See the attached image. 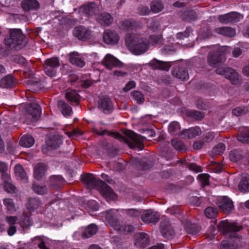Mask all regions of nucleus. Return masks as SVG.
I'll list each match as a JSON object with an SVG mask.
<instances>
[{
	"label": "nucleus",
	"instance_id": "f257e3e1",
	"mask_svg": "<svg viewBox=\"0 0 249 249\" xmlns=\"http://www.w3.org/2000/svg\"><path fill=\"white\" fill-rule=\"evenodd\" d=\"M125 44L132 53L141 55L149 48V42L142 35L135 33L128 34L125 39Z\"/></svg>",
	"mask_w": 249,
	"mask_h": 249
},
{
	"label": "nucleus",
	"instance_id": "f03ea898",
	"mask_svg": "<svg viewBox=\"0 0 249 249\" xmlns=\"http://www.w3.org/2000/svg\"><path fill=\"white\" fill-rule=\"evenodd\" d=\"M83 181L88 188H94L96 186L100 194L107 201L116 199V196L112 189L102 180H96L93 174H87L83 178Z\"/></svg>",
	"mask_w": 249,
	"mask_h": 249
},
{
	"label": "nucleus",
	"instance_id": "7ed1b4c3",
	"mask_svg": "<svg viewBox=\"0 0 249 249\" xmlns=\"http://www.w3.org/2000/svg\"><path fill=\"white\" fill-rule=\"evenodd\" d=\"M9 37L5 39V44L12 49H20L26 43L24 35L18 29H10Z\"/></svg>",
	"mask_w": 249,
	"mask_h": 249
},
{
	"label": "nucleus",
	"instance_id": "20e7f679",
	"mask_svg": "<svg viewBox=\"0 0 249 249\" xmlns=\"http://www.w3.org/2000/svg\"><path fill=\"white\" fill-rule=\"evenodd\" d=\"M230 52V48L227 46H219L217 45L213 46L208 57L209 64L212 67H215L218 63L225 61V55Z\"/></svg>",
	"mask_w": 249,
	"mask_h": 249
},
{
	"label": "nucleus",
	"instance_id": "39448f33",
	"mask_svg": "<svg viewBox=\"0 0 249 249\" xmlns=\"http://www.w3.org/2000/svg\"><path fill=\"white\" fill-rule=\"evenodd\" d=\"M217 74L222 75L229 79L233 85H238L241 82V78L239 74L233 69L225 66L220 67L215 70Z\"/></svg>",
	"mask_w": 249,
	"mask_h": 249
},
{
	"label": "nucleus",
	"instance_id": "423d86ee",
	"mask_svg": "<svg viewBox=\"0 0 249 249\" xmlns=\"http://www.w3.org/2000/svg\"><path fill=\"white\" fill-rule=\"evenodd\" d=\"M125 135L129 140H124V141L131 148H138L139 150L143 149L142 143L145 138L138 135L131 130H127L125 132Z\"/></svg>",
	"mask_w": 249,
	"mask_h": 249
},
{
	"label": "nucleus",
	"instance_id": "0eeeda50",
	"mask_svg": "<svg viewBox=\"0 0 249 249\" xmlns=\"http://www.w3.org/2000/svg\"><path fill=\"white\" fill-rule=\"evenodd\" d=\"M218 228L224 234L229 236L234 237V232L239 231L242 229V227L238 225L236 223L230 222L226 220L219 223Z\"/></svg>",
	"mask_w": 249,
	"mask_h": 249
},
{
	"label": "nucleus",
	"instance_id": "6e6552de",
	"mask_svg": "<svg viewBox=\"0 0 249 249\" xmlns=\"http://www.w3.org/2000/svg\"><path fill=\"white\" fill-rule=\"evenodd\" d=\"M26 110L27 123L36 121L41 114L40 107L36 103L29 105L27 107Z\"/></svg>",
	"mask_w": 249,
	"mask_h": 249
},
{
	"label": "nucleus",
	"instance_id": "1a4fd4ad",
	"mask_svg": "<svg viewBox=\"0 0 249 249\" xmlns=\"http://www.w3.org/2000/svg\"><path fill=\"white\" fill-rule=\"evenodd\" d=\"M45 72L50 77H54L56 73V69L59 66V61L57 57L47 59L45 61Z\"/></svg>",
	"mask_w": 249,
	"mask_h": 249
},
{
	"label": "nucleus",
	"instance_id": "9d476101",
	"mask_svg": "<svg viewBox=\"0 0 249 249\" xmlns=\"http://www.w3.org/2000/svg\"><path fill=\"white\" fill-rule=\"evenodd\" d=\"M118 215V210L111 209L105 212V217L108 225L113 227L114 229H119L117 217Z\"/></svg>",
	"mask_w": 249,
	"mask_h": 249
},
{
	"label": "nucleus",
	"instance_id": "9b49d317",
	"mask_svg": "<svg viewBox=\"0 0 249 249\" xmlns=\"http://www.w3.org/2000/svg\"><path fill=\"white\" fill-rule=\"evenodd\" d=\"M242 18L243 17L240 14L234 12L219 15L218 17L219 21L223 24L237 22Z\"/></svg>",
	"mask_w": 249,
	"mask_h": 249
},
{
	"label": "nucleus",
	"instance_id": "f8f14e48",
	"mask_svg": "<svg viewBox=\"0 0 249 249\" xmlns=\"http://www.w3.org/2000/svg\"><path fill=\"white\" fill-rule=\"evenodd\" d=\"M216 204L219 208L225 213H229L234 208L232 201L227 196L219 198Z\"/></svg>",
	"mask_w": 249,
	"mask_h": 249
},
{
	"label": "nucleus",
	"instance_id": "ddd939ff",
	"mask_svg": "<svg viewBox=\"0 0 249 249\" xmlns=\"http://www.w3.org/2000/svg\"><path fill=\"white\" fill-rule=\"evenodd\" d=\"M73 34L79 39L85 40L90 38L91 35V31L88 28L83 26H79L74 29Z\"/></svg>",
	"mask_w": 249,
	"mask_h": 249
},
{
	"label": "nucleus",
	"instance_id": "4468645a",
	"mask_svg": "<svg viewBox=\"0 0 249 249\" xmlns=\"http://www.w3.org/2000/svg\"><path fill=\"white\" fill-rule=\"evenodd\" d=\"M99 107L104 113L109 114L113 110V105L110 99L106 96L101 98L98 103Z\"/></svg>",
	"mask_w": 249,
	"mask_h": 249
},
{
	"label": "nucleus",
	"instance_id": "2eb2a0df",
	"mask_svg": "<svg viewBox=\"0 0 249 249\" xmlns=\"http://www.w3.org/2000/svg\"><path fill=\"white\" fill-rule=\"evenodd\" d=\"M142 220L147 223H156L160 219L159 214L151 210L146 211L142 215Z\"/></svg>",
	"mask_w": 249,
	"mask_h": 249
},
{
	"label": "nucleus",
	"instance_id": "dca6fc26",
	"mask_svg": "<svg viewBox=\"0 0 249 249\" xmlns=\"http://www.w3.org/2000/svg\"><path fill=\"white\" fill-rule=\"evenodd\" d=\"M119 39V36L114 32L111 30H106L104 32L103 40L106 43L114 45L118 43Z\"/></svg>",
	"mask_w": 249,
	"mask_h": 249
},
{
	"label": "nucleus",
	"instance_id": "f3484780",
	"mask_svg": "<svg viewBox=\"0 0 249 249\" xmlns=\"http://www.w3.org/2000/svg\"><path fill=\"white\" fill-rule=\"evenodd\" d=\"M149 65L154 69H159L168 71L171 67L170 62L160 61L156 59L151 60Z\"/></svg>",
	"mask_w": 249,
	"mask_h": 249
},
{
	"label": "nucleus",
	"instance_id": "a211bd4d",
	"mask_svg": "<svg viewBox=\"0 0 249 249\" xmlns=\"http://www.w3.org/2000/svg\"><path fill=\"white\" fill-rule=\"evenodd\" d=\"M98 11L94 3L85 5L79 8V12L85 17H90L94 15Z\"/></svg>",
	"mask_w": 249,
	"mask_h": 249
},
{
	"label": "nucleus",
	"instance_id": "6ab92c4d",
	"mask_svg": "<svg viewBox=\"0 0 249 249\" xmlns=\"http://www.w3.org/2000/svg\"><path fill=\"white\" fill-rule=\"evenodd\" d=\"M62 143L61 137L57 135L51 136L46 141V144L51 149H56L58 148Z\"/></svg>",
	"mask_w": 249,
	"mask_h": 249
},
{
	"label": "nucleus",
	"instance_id": "aec40b11",
	"mask_svg": "<svg viewBox=\"0 0 249 249\" xmlns=\"http://www.w3.org/2000/svg\"><path fill=\"white\" fill-rule=\"evenodd\" d=\"M104 65L108 69H111L114 67L119 66L120 62L110 54H107L103 60Z\"/></svg>",
	"mask_w": 249,
	"mask_h": 249
},
{
	"label": "nucleus",
	"instance_id": "412c9836",
	"mask_svg": "<svg viewBox=\"0 0 249 249\" xmlns=\"http://www.w3.org/2000/svg\"><path fill=\"white\" fill-rule=\"evenodd\" d=\"M149 243L148 235L145 233H140L136 235L135 245L140 248H144Z\"/></svg>",
	"mask_w": 249,
	"mask_h": 249
},
{
	"label": "nucleus",
	"instance_id": "4be33fe9",
	"mask_svg": "<svg viewBox=\"0 0 249 249\" xmlns=\"http://www.w3.org/2000/svg\"><path fill=\"white\" fill-rule=\"evenodd\" d=\"M69 60L72 65L77 67L82 68L85 65L82 55L77 53L73 52L70 53Z\"/></svg>",
	"mask_w": 249,
	"mask_h": 249
},
{
	"label": "nucleus",
	"instance_id": "5701e85b",
	"mask_svg": "<svg viewBox=\"0 0 249 249\" xmlns=\"http://www.w3.org/2000/svg\"><path fill=\"white\" fill-rule=\"evenodd\" d=\"M201 134V130L199 127L191 128L185 129L181 131L180 137L182 138H193Z\"/></svg>",
	"mask_w": 249,
	"mask_h": 249
},
{
	"label": "nucleus",
	"instance_id": "b1692460",
	"mask_svg": "<svg viewBox=\"0 0 249 249\" xmlns=\"http://www.w3.org/2000/svg\"><path fill=\"white\" fill-rule=\"evenodd\" d=\"M214 31L218 34L228 37H232L234 36L236 34L234 29L229 27L216 28Z\"/></svg>",
	"mask_w": 249,
	"mask_h": 249
},
{
	"label": "nucleus",
	"instance_id": "393cba45",
	"mask_svg": "<svg viewBox=\"0 0 249 249\" xmlns=\"http://www.w3.org/2000/svg\"><path fill=\"white\" fill-rule=\"evenodd\" d=\"M113 17L109 13H104L99 16L97 21L102 25L108 26L112 22Z\"/></svg>",
	"mask_w": 249,
	"mask_h": 249
},
{
	"label": "nucleus",
	"instance_id": "a878e982",
	"mask_svg": "<svg viewBox=\"0 0 249 249\" xmlns=\"http://www.w3.org/2000/svg\"><path fill=\"white\" fill-rule=\"evenodd\" d=\"M239 189L241 192H249V175L247 174H243L239 184Z\"/></svg>",
	"mask_w": 249,
	"mask_h": 249
},
{
	"label": "nucleus",
	"instance_id": "bb28decb",
	"mask_svg": "<svg viewBox=\"0 0 249 249\" xmlns=\"http://www.w3.org/2000/svg\"><path fill=\"white\" fill-rule=\"evenodd\" d=\"M57 106L59 110L61 111L64 116L68 117L71 115L72 113V108L64 101H58L57 103Z\"/></svg>",
	"mask_w": 249,
	"mask_h": 249
},
{
	"label": "nucleus",
	"instance_id": "cd10ccee",
	"mask_svg": "<svg viewBox=\"0 0 249 249\" xmlns=\"http://www.w3.org/2000/svg\"><path fill=\"white\" fill-rule=\"evenodd\" d=\"M98 231L97 226L94 224L89 225L82 233V237L84 238H88L95 234Z\"/></svg>",
	"mask_w": 249,
	"mask_h": 249
},
{
	"label": "nucleus",
	"instance_id": "c85d7f7f",
	"mask_svg": "<svg viewBox=\"0 0 249 249\" xmlns=\"http://www.w3.org/2000/svg\"><path fill=\"white\" fill-rule=\"evenodd\" d=\"M22 6L24 11H27L38 8L39 3L36 0H25L22 3Z\"/></svg>",
	"mask_w": 249,
	"mask_h": 249
},
{
	"label": "nucleus",
	"instance_id": "c756f323",
	"mask_svg": "<svg viewBox=\"0 0 249 249\" xmlns=\"http://www.w3.org/2000/svg\"><path fill=\"white\" fill-rule=\"evenodd\" d=\"M180 125L178 122L173 121L168 125V131L172 135H178L180 136Z\"/></svg>",
	"mask_w": 249,
	"mask_h": 249
},
{
	"label": "nucleus",
	"instance_id": "7c9ffc66",
	"mask_svg": "<svg viewBox=\"0 0 249 249\" xmlns=\"http://www.w3.org/2000/svg\"><path fill=\"white\" fill-rule=\"evenodd\" d=\"M173 75L182 81H185L189 79L188 72L179 68H176L172 71Z\"/></svg>",
	"mask_w": 249,
	"mask_h": 249
},
{
	"label": "nucleus",
	"instance_id": "2f4dec72",
	"mask_svg": "<svg viewBox=\"0 0 249 249\" xmlns=\"http://www.w3.org/2000/svg\"><path fill=\"white\" fill-rule=\"evenodd\" d=\"M15 84L14 77L11 75H8L1 79L0 86L3 88H9Z\"/></svg>",
	"mask_w": 249,
	"mask_h": 249
},
{
	"label": "nucleus",
	"instance_id": "473e14b6",
	"mask_svg": "<svg viewBox=\"0 0 249 249\" xmlns=\"http://www.w3.org/2000/svg\"><path fill=\"white\" fill-rule=\"evenodd\" d=\"M35 143V140L33 137L30 135H25L23 136L19 142L21 146L24 147H31Z\"/></svg>",
	"mask_w": 249,
	"mask_h": 249
},
{
	"label": "nucleus",
	"instance_id": "72a5a7b5",
	"mask_svg": "<svg viewBox=\"0 0 249 249\" xmlns=\"http://www.w3.org/2000/svg\"><path fill=\"white\" fill-rule=\"evenodd\" d=\"M15 174L18 179L23 180L24 182H26L27 181L26 174L23 168L20 165L17 164L15 166Z\"/></svg>",
	"mask_w": 249,
	"mask_h": 249
},
{
	"label": "nucleus",
	"instance_id": "f704fd0d",
	"mask_svg": "<svg viewBox=\"0 0 249 249\" xmlns=\"http://www.w3.org/2000/svg\"><path fill=\"white\" fill-rule=\"evenodd\" d=\"M135 25L134 22L129 19L121 20L119 24V28L123 31H127L132 29Z\"/></svg>",
	"mask_w": 249,
	"mask_h": 249
},
{
	"label": "nucleus",
	"instance_id": "c9c22d12",
	"mask_svg": "<svg viewBox=\"0 0 249 249\" xmlns=\"http://www.w3.org/2000/svg\"><path fill=\"white\" fill-rule=\"evenodd\" d=\"M41 204V202L38 198H30L28 200L26 207L29 211H33L38 208Z\"/></svg>",
	"mask_w": 249,
	"mask_h": 249
},
{
	"label": "nucleus",
	"instance_id": "e433bc0d",
	"mask_svg": "<svg viewBox=\"0 0 249 249\" xmlns=\"http://www.w3.org/2000/svg\"><path fill=\"white\" fill-rule=\"evenodd\" d=\"M45 166L42 163H37L34 168V176L36 179L41 178L44 174Z\"/></svg>",
	"mask_w": 249,
	"mask_h": 249
},
{
	"label": "nucleus",
	"instance_id": "4c0bfd02",
	"mask_svg": "<svg viewBox=\"0 0 249 249\" xmlns=\"http://www.w3.org/2000/svg\"><path fill=\"white\" fill-rule=\"evenodd\" d=\"M242 153L240 150L234 149L231 151L229 154V158L231 161L237 162L242 158Z\"/></svg>",
	"mask_w": 249,
	"mask_h": 249
},
{
	"label": "nucleus",
	"instance_id": "58836bf2",
	"mask_svg": "<svg viewBox=\"0 0 249 249\" xmlns=\"http://www.w3.org/2000/svg\"><path fill=\"white\" fill-rule=\"evenodd\" d=\"M18 223L23 228L29 227L31 224V220L30 217L27 215L23 214L21 216L18 221Z\"/></svg>",
	"mask_w": 249,
	"mask_h": 249
},
{
	"label": "nucleus",
	"instance_id": "ea45409f",
	"mask_svg": "<svg viewBox=\"0 0 249 249\" xmlns=\"http://www.w3.org/2000/svg\"><path fill=\"white\" fill-rule=\"evenodd\" d=\"M232 114L236 116H239L246 114L249 112V109L247 107H239L232 110Z\"/></svg>",
	"mask_w": 249,
	"mask_h": 249
},
{
	"label": "nucleus",
	"instance_id": "a19ab883",
	"mask_svg": "<svg viewBox=\"0 0 249 249\" xmlns=\"http://www.w3.org/2000/svg\"><path fill=\"white\" fill-rule=\"evenodd\" d=\"M33 189L37 194L43 195L47 192V188L45 185L34 184L33 185Z\"/></svg>",
	"mask_w": 249,
	"mask_h": 249
},
{
	"label": "nucleus",
	"instance_id": "79ce46f5",
	"mask_svg": "<svg viewBox=\"0 0 249 249\" xmlns=\"http://www.w3.org/2000/svg\"><path fill=\"white\" fill-rule=\"evenodd\" d=\"M118 225L119 229L115 230L123 233H129L133 232L134 230V227L131 225H122L120 224V222L118 223Z\"/></svg>",
	"mask_w": 249,
	"mask_h": 249
},
{
	"label": "nucleus",
	"instance_id": "37998d69",
	"mask_svg": "<svg viewBox=\"0 0 249 249\" xmlns=\"http://www.w3.org/2000/svg\"><path fill=\"white\" fill-rule=\"evenodd\" d=\"M64 182V180L60 176H54L50 178L51 185L55 187H59Z\"/></svg>",
	"mask_w": 249,
	"mask_h": 249
},
{
	"label": "nucleus",
	"instance_id": "c03bdc74",
	"mask_svg": "<svg viewBox=\"0 0 249 249\" xmlns=\"http://www.w3.org/2000/svg\"><path fill=\"white\" fill-rule=\"evenodd\" d=\"M160 227L163 233L166 234L168 232H171V228L169 220L167 219L161 221L160 223Z\"/></svg>",
	"mask_w": 249,
	"mask_h": 249
},
{
	"label": "nucleus",
	"instance_id": "a18cd8bd",
	"mask_svg": "<svg viewBox=\"0 0 249 249\" xmlns=\"http://www.w3.org/2000/svg\"><path fill=\"white\" fill-rule=\"evenodd\" d=\"M204 213L206 216L208 218H214L216 217L217 214V209L213 207H209L205 210Z\"/></svg>",
	"mask_w": 249,
	"mask_h": 249
},
{
	"label": "nucleus",
	"instance_id": "49530a36",
	"mask_svg": "<svg viewBox=\"0 0 249 249\" xmlns=\"http://www.w3.org/2000/svg\"><path fill=\"white\" fill-rule=\"evenodd\" d=\"M3 203L8 211L13 213L16 211L15 204L12 199L5 198L3 199Z\"/></svg>",
	"mask_w": 249,
	"mask_h": 249
},
{
	"label": "nucleus",
	"instance_id": "de8ad7c7",
	"mask_svg": "<svg viewBox=\"0 0 249 249\" xmlns=\"http://www.w3.org/2000/svg\"><path fill=\"white\" fill-rule=\"evenodd\" d=\"M66 98L71 102H77L78 101L77 94L74 90H69L66 93Z\"/></svg>",
	"mask_w": 249,
	"mask_h": 249
},
{
	"label": "nucleus",
	"instance_id": "09e8293b",
	"mask_svg": "<svg viewBox=\"0 0 249 249\" xmlns=\"http://www.w3.org/2000/svg\"><path fill=\"white\" fill-rule=\"evenodd\" d=\"M163 8V4L159 1H153L151 5V11L155 13L162 11Z\"/></svg>",
	"mask_w": 249,
	"mask_h": 249
},
{
	"label": "nucleus",
	"instance_id": "8fccbe9b",
	"mask_svg": "<svg viewBox=\"0 0 249 249\" xmlns=\"http://www.w3.org/2000/svg\"><path fill=\"white\" fill-rule=\"evenodd\" d=\"M225 145L224 143H219L213 148L212 153L217 155L221 154L225 151Z\"/></svg>",
	"mask_w": 249,
	"mask_h": 249
},
{
	"label": "nucleus",
	"instance_id": "3c124183",
	"mask_svg": "<svg viewBox=\"0 0 249 249\" xmlns=\"http://www.w3.org/2000/svg\"><path fill=\"white\" fill-rule=\"evenodd\" d=\"M131 95L133 98L137 101L139 104H141L144 101V97L143 94L138 91H134L131 92Z\"/></svg>",
	"mask_w": 249,
	"mask_h": 249
},
{
	"label": "nucleus",
	"instance_id": "603ef678",
	"mask_svg": "<svg viewBox=\"0 0 249 249\" xmlns=\"http://www.w3.org/2000/svg\"><path fill=\"white\" fill-rule=\"evenodd\" d=\"M209 175L207 174H200L198 176V179L203 186L209 185Z\"/></svg>",
	"mask_w": 249,
	"mask_h": 249
},
{
	"label": "nucleus",
	"instance_id": "864d4df0",
	"mask_svg": "<svg viewBox=\"0 0 249 249\" xmlns=\"http://www.w3.org/2000/svg\"><path fill=\"white\" fill-rule=\"evenodd\" d=\"M192 30L190 28H187L184 32H180L177 34V37L179 39H183L185 37H187L190 36V34L192 33Z\"/></svg>",
	"mask_w": 249,
	"mask_h": 249
},
{
	"label": "nucleus",
	"instance_id": "5fc2aeb1",
	"mask_svg": "<svg viewBox=\"0 0 249 249\" xmlns=\"http://www.w3.org/2000/svg\"><path fill=\"white\" fill-rule=\"evenodd\" d=\"M125 213L128 215L133 217H139L141 215L142 213L140 211L134 209L125 210Z\"/></svg>",
	"mask_w": 249,
	"mask_h": 249
},
{
	"label": "nucleus",
	"instance_id": "6e6d98bb",
	"mask_svg": "<svg viewBox=\"0 0 249 249\" xmlns=\"http://www.w3.org/2000/svg\"><path fill=\"white\" fill-rule=\"evenodd\" d=\"M239 141L243 143H249V131L247 130L246 132L241 134L237 138Z\"/></svg>",
	"mask_w": 249,
	"mask_h": 249
},
{
	"label": "nucleus",
	"instance_id": "4d7b16f0",
	"mask_svg": "<svg viewBox=\"0 0 249 249\" xmlns=\"http://www.w3.org/2000/svg\"><path fill=\"white\" fill-rule=\"evenodd\" d=\"M171 144L177 150H181L184 149V145L182 142L178 140H173L171 141Z\"/></svg>",
	"mask_w": 249,
	"mask_h": 249
},
{
	"label": "nucleus",
	"instance_id": "13d9d810",
	"mask_svg": "<svg viewBox=\"0 0 249 249\" xmlns=\"http://www.w3.org/2000/svg\"><path fill=\"white\" fill-rule=\"evenodd\" d=\"M189 115L196 120H200L204 117L203 113L198 111H191L189 113Z\"/></svg>",
	"mask_w": 249,
	"mask_h": 249
},
{
	"label": "nucleus",
	"instance_id": "bf43d9fd",
	"mask_svg": "<svg viewBox=\"0 0 249 249\" xmlns=\"http://www.w3.org/2000/svg\"><path fill=\"white\" fill-rule=\"evenodd\" d=\"M4 189L6 192L10 193H13L15 192L16 187L11 183L7 182L4 185Z\"/></svg>",
	"mask_w": 249,
	"mask_h": 249
},
{
	"label": "nucleus",
	"instance_id": "052dcab7",
	"mask_svg": "<svg viewBox=\"0 0 249 249\" xmlns=\"http://www.w3.org/2000/svg\"><path fill=\"white\" fill-rule=\"evenodd\" d=\"M17 220L18 218L16 216H7L5 218L6 222L10 226L14 225Z\"/></svg>",
	"mask_w": 249,
	"mask_h": 249
},
{
	"label": "nucleus",
	"instance_id": "680f3d73",
	"mask_svg": "<svg viewBox=\"0 0 249 249\" xmlns=\"http://www.w3.org/2000/svg\"><path fill=\"white\" fill-rule=\"evenodd\" d=\"M66 134L69 137L73 138L75 136L82 135L83 134V132L78 129H74L71 132H67Z\"/></svg>",
	"mask_w": 249,
	"mask_h": 249
},
{
	"label": "nucleus",
	"instance_id": "e2e57ef3",
	"mask_svg": "<svg viewBox=\"0 0 249 249\" xmlns=\"http://www.w3.org/2000/svg\"><path fill=\"white\" fill-rule=\"evenodd\" d=\"M136 86V83L134 81H130L128 82L124 88V90L125 92L130 90L132 89L135 88Z\"/></svg>",
	"mask_w": 249,
	"mask_h": 249
},
{
	"label": "nucleus",
	"instance_id": "0e129e2a",
	"mask_svg": "<svg viewBox=\"0 0 249 249\" xmlns=\"http://www.w3.org/2000/svg\"><path fill=\"white\" fill-rule=\"evenodd\" d=\"M139 13L142 15H146L150 13L148 8L146 6H142L139 7Z\"/></svg>",
	"mask_w": 249,
	"mask_h": 249
},
{
	"label": "nucleus",
	"instance_id": "69168bd1",
	"mask_svg": "<svg viewBox=\"0 0 249 249\" xmlns=\"http://www.w3.org/2000/svg\"><path fill=\"white\" fill-rule=\"evenodd\" d=\"M220 249H236V248L234 246H231L227 241H224L221 243Z\"/></svg>",
	"mask_w": 249,
	"mask_h": 249
},
{
	"label": "nucleus",
	"instance_id": "338daca9",
	"mask_svg": "<svg viewBox=\"0 0 249 249\" xmlns=\"http://www.w3.org/2000/svg\"><path fill=\"white\" fill-rule=\"evenodd\" d=\"M188 168L193 171H194L196 172H200L201 171V168L200 166H197L196 164L194 163H191L190 164Z\"/></svg>",
	"mask_w": 249,
	"mask_h": 249
},
{
	"label": "nucleus",
	"instance_id": "774afa93",
	"mask_svg": "<svg viewBox=\"0 0 249 249\" xmlns=\"http://www.w3.org/2000/svg\"><path fill=\"white\" fill-rule=\"evenodd\" d=\"M161 36L160 35L151 36L150 40L154 43H161Z\"/></svg>",
	"mask_w": 249,
	"mask_h": 249
}]
</instances>
